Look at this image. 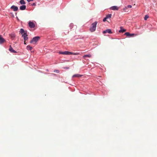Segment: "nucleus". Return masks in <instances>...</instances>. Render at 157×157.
Masks as SVG:
<instances>
[{
	"mask_svg": "<svg viewBox=\"0 0 157 157\" xmlns=\"http://www.w3.org/2000/svg\"><path fill=\"white\" fill-rule=\"evenodd\" d=\"M127 8H131L132 7V6L131 5H128L127 6Z\"/></svg>",
	"mask_w": 157,
	"mask_h": 157,
	"instance_id": "25",
	"label": "nucleus"
},
{
	"mask_svg": "<svg viewBox=\"0 0 157 157\" xmlns=\"http://www.w3.org/2000/svg\"><path fill=\"white\" fill-rule=\"evenodd\" d=\"M28 2H30L32 1H33V0H27Z\"/></svg>",
	"mask_w": 157,
	"mask_h": 157,
	"instance_id": "27",
	"label": "nucleus"
},
{
	"mask_svg": "<svg viewBox=\"0 0 157 157\" xmlns=\"http://www.w3.org/2000/svg\"><path fill=\"white\" fill-rule=\"evenodd\" d=\"M120 28L121 29L119 31L120 33H123L126 31L125 29H122V27H121Z\"/></svg>",
	"mask_w": 157,
	"mask_h": 157,
	"instance_id": "14",
	"label": "nucleus"
},
{
	"mask_svg": "<svg viewBox=\"0 0 157 157\" xmlns=\"http://www.w3.org/2000/svg\"><path fill=\"white\" fill-rule=\"evenodd\" d=\"M54 72H56V73H59V70H55L54 71Z\"/></svg>",
	"mask_w": 157,
	"mask_h": 157,
	"instance_id": "24",
	"label": "nucleus"
},
{
	"mask_svg": "<svg viewBox=\"0 0 157 157\" xmlns=\"http://www.w3.org/2000/svg\"><path fill=\"white\" fill-rule=\"evenodd\" d=\"M25 41H25V40H24V43L25 44H26V43H25Z\"/></svg>",
	"mask_w": 157,
	"mask_h": 157,
	"instance_id": "30",
	"label": "nucleus"
},
{
	"mask_svg": "<svg viewBox=\"0 0 157 157\" xmlns=\"http://www.w3.org/2000/svg\"><path fill=\"white\" fill-rule=\"evenodd\" d=\"M26 6L25 5H22L20 6V9L21 10H24L26 9Z\"/></svg>",
	"mask_w": 157,
	"mask_h": 157,
	"instance_id": "12",
	"label": "nucleus"
},
{
	"mask_svg": "<svg viewBox=\"0 0 157 157\" xmlns=\"http://www.w3.org/2000/svg\"><path fill=\"white\" fill-rule=\"evenodd\" d=\"M20 3L21 5H24L25 4V2L24 0H21L20 1Z\"/></svg>",
	"mask_w": 157,
	"mask_h": 157,
	"instance_id": "16",
	"label": "nucleus"
},
{
	"mask_svg": "<svg viewBox=\"0 0 157 157\" xmlns=\"http://www.w3.org/2000/svg\"><path fill=\"white\" fill-rule=\"evenodd\" d=\"M40 38V37L38 36L34 37L33 38L32 40L30 41V43H32L34 42H36L39 40Z\"/></svg>",
	"mask_w": 157,
	"mask_h": 157,
	"instance_id": "2",
	"label": "nucleus"
},
{
	"mask_svg": "<svg viewBox=\"0 0 157 157\" xmlns=\"http://www.w3.org/2000/svg\"><path fill=\"white\" fill-rule=\"evenodd\" d=\"M9 51L11 52L12 53H16V52L13 49V48L11 47V45L10 46Z\"/></svg>",
	"mask_w": 157,
	"mask_h": 157,
	"instance_id": "10",
	"label": "nucleus"
},
{
	"mask_svg": "<svg viewBox=\"0 0 157 157\" xmlns=\"http://www.w3.org/2000/svg\"><path fill=\"white\" fill-rule=\"evenodd\" d=\"M127 9L128 8L127 6L125 7V8H124L123 9V10L125 12H127Z\"/></svg>",
	"mask_w": 157,
	"mask_h": 157,
	"instance_id": "23",
	"label": "nucleus"
},
{
	"mask_svg": "<svg viewBox=\"0 0 157 157\" xmlns=\"http://www.w3.org/2000/svg\"><path fill=\"white\" fill-rule=\"evenodd\" d=\"M27 48L28 50H31L33 49V48L31 46H30L29 45H28L27 46Z\"/></svg>",
	"mask_w": 157,
	"mask_h": 157,
	"instance_id": "17",
	"label": "nucleus"
},
{
	"mask_svg": "<svg viewBox=\"0 0 157 157\" xmlns=\"http://www.w3.org/2000/svg\"><path fill=\"white\" fill-rule=\"evenodd\" d=\"M59 53L61 54L68 55H70L71 54V52L67 51H65L63 52H59Z\"/></svg>",
	"mask_w": 157,
	"mask_h": 157,
	"instance_id": "4",
	"label": "nucleus"
},
{
	"mask_svg": "<svg viewBox=\"0 0 157 157\" xmlns=\"http://www.w3.org/2000/svg\"><path fill=\"white\" fill-rule=\"evenodd\" d=\"M110 9L112 10H118L119 8L116 6H114L111 7Z\"/></svg>",
	"mask_w": 157,
	"mask_h": 157,
	"instance_id": "9",
	"label": "nucleus"
},
{
	"mask_svg": "<svg viewBox=\"0 0 157 157\" xmlns=\"http://www.w3.org/2000/svg\"><path fill=\"white\" fill-rule=\"evenodd\" d=\"M71 54L70 55H78L79 54V53H73L72 52H71Z\"/></svg>",
	"mask_w": 157,
	"mask_h": 157,
	"instance_id": "21",
	"label": "nucleus"
},
{
	"mask_svg": "<svg viewBox=\"0 0 157 157\" xmlns=\"http://www.w3.org/2000/svg\"><path fill=\"white\" fill-rule=\"evenodd\" d=\"M25 32L24 30L22 29H21L20 30V33L21 34H22Z\"/></svg>",
	"mask_w": 157,
	"mask_h": 157,
	"instance_id": "20",
	"label": "nucleus"
},
{
	"mask_svg": "<svg viewBox=\"0 0 157 157\" xmlns=\"http://www.w3.org/2000/svg\"><path fill=\"white\" fill-rule=\"evenodd\" d=\"M26 33L27 32H25L22 36V37H23L25 41H26L28 39V35Z\"/></svg>",
	"mask_w": 157,
	"mask_h": 157,
	"instance_id": "3",
	"label": "nucleus"
},
{
	"mask_svg": "<svg viewBox=\"0 0 157 157\" xmlns=\"http://www.w3.org/2000/svg\"><path fill=\"white\" fill-rule=\"evenodd\" d=\"M33 6H35V5H36V4H35V3H33Z\"/></svg>",
	"mask_w": 157,
	"mask_h": 157,
	"instance_id": "29",
	"label": "nucleus"
},
{
	"mask_svg": "<svg viewBox=\"0 0 157 157\" xmlns=\"http://www.w3.org/2000/svg\"><path fill=\"white\" fill-rule=\"evenodd\" d=\"M11 38H14L15 37V35L14 34H11L10 35Z\"/></svg>",
	"mask_w": 157,
	"mask_h": 157,
	"instance_id": "19",
	"label": "nucleus"
},
{
	"mask_svg": "<svg viewBox=\"0 0 157 157\" xmlns=\"http://www.w3.org/2000/svg\"><path fill=\"white\" fill-rule=\"evenodd\" d=\"M149 16L147 15H146L144 17V19L145 20H146L148 18Z\"/></svg>",
	"mask_w": 157,
	"mask_h": 157,
	"instance_id": "22",
	"label": "nucleus"
},
{
	"mask_svg": "<svg viewBox=\"0 0 157 157\" xmlns=\"http://www.w3.org/2000/svg\"><path fill=\"white\" fill-rule=\"evenodd\" d=\"M103 33L104 34L106 33H108L111 34V33H112V32L111 31V29H107L106 30H105V31H104L103 32Z\"/></svg>",
	"mask_w": 157,
	"mask_h": 157,
	"instance_id": "7",
	"label": "nucleus"
},
{
	"mask_svg": "<svg viewBox=\"0 0 157 157\" xmlns=\"http://www.w3.org/2000/svg\"><path fill=\"white\" fill-rule=\"evenodd\" d=\"M82 76V75H79L78 74H75V75H73V76H72V77L73 78L79 77H81Z\"/></svg>",
	"mask_w": 157,
	"mask_h": 157,
	"instance_id": "13",
	"label": "nucleus"
},
{
	"mask_svg": "<svg viewBox=\"0 0 157 157\" xmlns=\"http://www.w3.org/2000/svg\"><path fill=\"white\" fill-rule=\"evenodd\" d=\"M11 8L14 11H17L18 10V8L17 6H12L11 7Z\"/></svg>",
	"mask_w": 157,
	"mask_h": 157,
	"instance_id": "8",
	"label": "nucleus"
},
{
	"mask_svg": "<svg viewBox=\"0 0 157 157\" xmlns=\"http://www.w3.org/2000/svg\"><path fill=\"white\" fill-rule=\"evenodd\" d=\"M64 68H65L66 69H69V67H65Z\"/></svg>",
	"mask_w": 157,
	"mask_h": 157,
	"instance_id": "28",
	"label": "nucleus"
},
{
	"mask_svg": "<svg viewBox=\"0 0 157 157\" xmlns=\"http://www.w3.org/2000/svg\"><path fill=\"white\" fill-rule=\"evenodd\" d=\"M91 57V55L90 54H88V55H86L83 56V57L84 58H85L86 57H89L90 58Z\"/></svg>",
	"mask_w": 157,
	"mask_h": 157,
	"instance_id": "15",
	"label": "nucleus"
},
{
	"mask_svg": "<svg viewBox=\"0 0 157 157\" xmlns=\"http://www.w3.org/2000/svg\"><path fill=\"white\" fill-rule=\"evenodd\" d=\"M106 19H107V18H106V17H105V18H104L103 19V21H106Z\"/></svg>",
	"mask_w": 157,
	"mask_h": 157,
	"instance_id": "26",
	"label": "nucleus"
},
{
	"mask_svg": "<svg viewBox=\"0 0 157 157\" xmlns=\"http://www.w3.org/2000/svg\"><path fill=\"white\" fill-rule=\"evenodd\" d=\"M97 23V21H95L92 24L91 26L90 29V30L91 32H93L96 30Z\"/></svg>",
	"mask_w": 157,
	"mask_h": 157,
	"instance_id": "1",
	"label": "nucleus"
},
{
	"mask_svg": "<svg viewBox=\"0 0 157 157\" xmlns=\"http://www.w3.org/2000/svg\"><path fill=\"white\" fill-rule=\"evenodd\" d=\"M112 16V14H108L107 15L106 17V18L107 19L111 18Z\"/></svg>",
	"mask_w": 157,
	"mask_h": 157,
	"instance_id": "18",
	"label": "nucleus"
},
{
	"mask_svg": "<svg viewBox=\"0 0 157 157\" xmlns=\"http://www.w3.org/2000/svg\"><path fill=\"white\" fill-rule=\"evenodd\" d=\"M125 34L127 36H132L135 35L134 34L132 33L130 34L129 33L127 32L125 33Z\"/></svg>",
	"mask_w": 157,
	"mask_h": 157,
	"instance_id": "11",
	"label": "nucleus"
},
{
	"mask_svg": "<svg viewBox=\"0 0 157 157\" xmlns=\"http://www.w3.org/2000/svg\"><path fill=\"white\" fill-rule=\"evenodd\" d=\"M98 77H101V76H98Z\"/></svg>",
	"mask_w": 157,
	"mask_h": 157,
	"instance_id": "31",
	"label": "nucleus"
},
{
	"mask_svg": "<svg viewBox=\"0 0 157 157\" xmlns=\"http://www.w3.org/2000/svg\"><path fill=\"white\" fill-rule=\"evenodd\" d=\"M28 24L29 27L31 28H33L35 27V24L32 22L29 21Z\"/></svg>",
	"mask_w": 157,
	"mask_h": 157,
	"instance_id": "5",
	"label": "nucleus"
},
{
	"mask_svg": "<svg viewBox=\"0 0 157 157\" xmlns=\"http://www.w3.org/2000/svg\"><path fill=\"white\" fill-rule=\"evenodd\" d=\"M6 41L0 35V44H2Z\"/></svg>",
	"mask_w": 157,
	"mask_h": 157,
	"instance_id": "6",
	"label": "nucleus"
}]
</instances>
